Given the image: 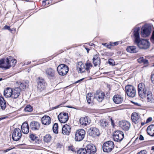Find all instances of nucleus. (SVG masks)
<instances>
[{"mask_svg":"<svg viewBox=\"0 0 154 154\" xmlns=\"http://www.w3.org/2000/svg\"><path fill=\"white\" fill-rule=\"evenodd\" d=\"M131 117L132 121L135 124L138 123L140 121V116L136 112L133 113L131 115Z\"/></svg>","mask_w":154,"mask_h":154,"instance_id":"obj_19","label":"nucleus"},{"mask_svg":"<svg viewBox=\"0 0 154 154\" xmlns=\"http://www.w3.org/2000/svg\"><path fill=\"white\" fill-rule=\"evenodd\" d=\"M139 139L140 140H144V137L142 135H140L139 137Z\"/></svg>","mask_w":154,"mask_h":154,"instance_id":"obj_53","label":"nucleus"},{"mask_svg":"<svg viewBox=\"0 0 154 154\" xmlns=\"http://www.w3.org/2000/svg\"><path fill=\"white\" fill-rule=\"evenodd\" d=\"M85 65L86 66V68H85L86 70L87 71H88L89 70L90 68L92 67V65L91 63H90L89 62H87L86 63H85Z\"/></svg>","mask_w":154,"mask_h":154,"instance_id":"obj_38","label":"nucleus"},{"mask_svg":"<svg viewBox=\"0 0 154 154\" xmlns=\"http://www.w3.org/2000/svg\"><path fill=\"white\" fill-rule=\"evenodd\" d=\"M152 120V118L151 117L149 118L146 120V122L148 123Z\"/></svg>","mask_w":154,"mask_h":154,"instance_id":"obj_51","label":"nucleus"},{"mask_svg":"<svg viewBox=\"0 0 154 154\" xmlns=\"http://www.w3.org/2000/svg\"><path fill=\"white\" fill-rule=\"evenodd\" d=\"M93 62L95 66H96L100 63V59L95 60H93Z\"/></svg>","mask_w":154,"mask_h":154,"instance_id":"obj_41","label":"nucleus"},{"mask_svg":"<svg viewBox=\"0 0 154 154\" xmlns=\"http://www.w3.org/2000/svg\"><path fill=\"white\" fill-rule=\"evenodd\" d=\"M144 59L143 57H142L139 58V59H138L137 60L138 62L141 63H143V61L144 60Z\"/></svg>","mask_w":154,"mask_h":154,"instance_id":"obj_43","label":"nucleus"},{"mask_svg":"<svg viewBox=\"0 0 154 154\" xmlns=\"http://www.w3.org/2000/svg\"><path fill=\"white\" fill-rule=\"evenodd\" d=\"M151 31V27L148 25H145L141 29V35L143 37L148 36L150 35Z\"/></svg>","mask_w":154,"mask_h":154,"instance_id":"obj_7","label":"nucleus"},{"mask_svg":"<svg viewBox=\"0 0 154 154\" xmlns=\"http://www.w3.org/2000/svg\"><path fill=\"white\" fill-rule=\"evenodd\" d=\"M111 46H114L115 45H117L118 44V42H110Z\"/></svg>","mask_w":154,"mask_h":154,"instance_id":"obj_44","label":"nucleus"},{"mask_svg":"<svg viewBox=\"0 0 154 154\" xmlns=\"http://www.w3.org/2000/svg\"><path fill=\"white\" fill-rule=\"evenodd\" d=\"M126 50L129 52L131 53H135L138 51V50L135 46H130L127 47Z\"/></svg>","mask_w":154,"mask_h":154,"instance_id":"obj_29","label":"nucleus"},{"mask_svg":"<svg viewBox=\"0 0 154 154\" xmlns=\"http://www.w3.org/2000/svg\"><path fill=\"white\" fill-rule=\"evenodd\" d=\"M4 28L5 29H8L10 31H11V30L10 29V27L9 26L6 25L4 26Z\"/></svg>","mask_w":154,"mask_h":154,"instance_id":"obj_50","label":"nucleus"},{"mask_svg":"<svg viewBox=\"0 0 154 154\" xmlns=\"http://www.w3.org/2000/svg\"><path fill=\"white\" fill-rule=\"evenodd\" d=\"M58 125L57 123H55L53 127V132L55 134H57L58 133Z\"/></svg>","mask_w":154,"mask_h":154,"instance_id":"obj_36","label":"nucleus"},{"mask_svg":"<svg viewBox=\"0 0 154 154\" xmlns=\"http://www.w3.org/2000/svg\"><path fill=\"white\" fill-rule=\"evenodd\" d=\"M146 94L147 102L150 103L154 102V97H153V96L152 94L151 93H147Z\"/></svg>","mask_w":154,"mask_h":154,"instance_id":"obj_31","label":"nucleus"},{"mask_svg":"<svg viewBox=\"0 0 154 154\" xmlns=\"http://www.w3.org/2000/svg\"><path fill=\"white\" fill-rule=\"evenodd\" d=\"M87 153L85 149L81 148L77 152V154H86Z\"/></svg>","mask_w":154,"mask_h":154,"instance_id":"obj_37","label":"nucleus"},{"mask_svg":"<svg viewBox=\"0 0 154 154\" xmlns=\"http://www.w3.org/2000/svg\"><path fill=\"white\" fill-rule=\"evenodd\" d=\"M114 146V144L113 142L111 141H108L103 144V151L108 152L112 150Z\"/></svg>","mask_w":154,"mask_h":154,"instance_id":"obj_4","label":"nucleus"},{"mask_svg":"<svg viewBox=\"0 0 154 154\" xmlns=\"http://www.w3.org/2000/svg\"><path fill=\"white\" fill-rule=\"evenodd\" d=\"M84 79V78H83V79H81L80 80H78V81H76V82H75V83H78V82H81V81H82L83 79Z\"/></svg>","mask_w":154,"mask_h":154,"instance_id":"obj_55","label":"nucleus"},{"mask_svg":"<svg viewBox=\"0 0 154 154\" xmlns=\"http://www.w3.org/2000/svg\"><path fill=\"white\" fill-rule=\"evenodd\" d=\"M87 50V52H88V50Z\"/></svg>","mask_w":154,"mask_h":154,"instance_id":"obj_64","label":"nucleus"},{"mask_svg":"<svg viewBox=\"0 0 154 154\" xmlns=\"http://www.w3.org/2000/svg\"><path fill=\"white\" fill-rule=\"evenodd\" d=\"M143 63V64L145 66H146L148 65V60H147L144 59Z\"/></svg>","mask_w":154,"mask_h":154,"instance_id":"obj_47","label":"nucleus"},{"mask_svg":"<svg viewBox=\"0 0 154 154\" xmlns=\"http://www.w3.org/2000/svg\"><path fill=\"white\" fill-rule=\"evenodd\" d=\"M2 78H0V81H2Z\"/></svg>","mask_w":154,"mask_h":154,"instance_id":"obj_61","label":"nucleus"},{"mask_svg":"<svg viewBox=\"0 0 154 154\" xmlns=\"http://www.w3.org/2000/svg\"><path fill=\"white\" fill-rule=\"evenodd\" d=\"M126 92L128 96L131 97H134L136 94L135 88L131 85H127L125 87Z\"/></svg>","mask_w":154,"mask_h":154,"instance_id":"obj_5","label":"nucleus"},{"mask_svg":"<svg viewBox=\"0 0 154 154\" xmlns=\"http://www.w3.org/2000/svg\"><path fill=\"white\" fill-rule=\"evenodd\" d=\"M110 120L111 122V123L112 124L113 123V121L112 120V118H111Z\"/></svg>","mask_w":154,"mask_h":154,"instance_id":"obj_56","label":"nucleus"},{"mask_svg":"<svg viewBox=\"0 0 154 154\" xmlns=\"http://www.w3.org/2000/svg\"><path fill=\"white\" fill-rule=\"evenodd\" d=\"M151 149H152V150H154V146H152V147Z\"/></svg>","mask_w":154,"mask_h":154,"instance_id":"obj_59","label":"nucleus"},{"mask_svg":"<svg viewBox=\"0 0 154 154\" xmlns=\"http://www.w3.org/2000/svg\"><path fill=\"white\" fill-rule=\"evenodd\" d=\"M109 64H110V65H111L112 64V63L111 62H110V61H109Z\"/></svg>","mask_w":154,"mask_h":154,"instance_id":"obj_57","label":"nucleus"},{"mask_svg":"<svg viewBox=\"0 0 154 154\" xmlns=\"http://www.w3.org/2000/svg\"><path fill=\"white\" fill-rule=\"evenodd\" d=\"M60 105H58V106H57L51 108L52 109H54L57 108L60 106Z\"/></svg>","mask_w":154,"mask_h":154,"instance_id":"obj_54","label":"nucleus"},{"mask_svg":"<svg viewBox=\"0 0 154 154\" xmlns=\"http://www.w3.org/2000/svg\"><path fill=\"white\" fill-rule=\"evenodd\" d=\"M124 137L123 133L120 131H115L113 134V139L115 141H121Z\"/></svg>","mask_w":154,"mask_h":154,"instance_id":"obj_9","label":"nucleus"},{"mask_svg":"<svg viewBox=\"0 0 154 154\" xmlns=\"http://www.w3.org/2000/svg\"><path fill=\"white\" fill-rule=\"evenodd\" d=\"M17 83L19 85V88H22L23 89L25 88L26 86L24 85L23 83L20 82H17Z\"/></svg>","mask_w":154,"mask_h":154,"instance_id":"obj_40","label":"nucleus"},{"mask_svg":"<svg viewBox=\"0 0 154 154\" xmlns=\"http://www.w3.org/2000/svg\"><path fill=\"white\" fill-rule=\"evenodd\" d=\"M147 152L145 150H142L138 152L137 154H146Z\"/></svg>","mask_w":154,"mask_h":154,"instance_id":"obj_45","label":"nucleus"},{"mask_svg":"<svg viewBox=\"0 0 154 154\" xmlns=\"http://www.w3.org/2000/svg\"><path fill=\"white\" fill-rule=\"evenodd\" d=\"M46 83L43 79H39L37 82V88L38 90L41 91L43 90L45 87Z\"/></svg>","mask_w":154,"mask_h":154,"instance_id":"obj_14","label":"nucleus"},{"mask_svg":"<svg viewBox=\"0 0 154 154\" xmlns=\"http://www.w3.org/2000/svg\"><path fill=\"white\" fill-rule=\"evenodd\" d=\"M98 54H96L94 56L93 58V61L94 60H95L100 59L99 58H98Z\"/></svg>","mask_w":154,"mask_h":154,"instance_id":"obj_46","label":"nucleus"},{"mask_svg":"<svg viewBox=\"0 0 154 154\" xmlns=\"http://www.w3.org/2000/svg\"><path fill=\"white\" fill-rule=\"evenodd\" d=\"M21 130L19 128L15 129L12 134V138L15 141L19 140L21 137Z\"/></svg>","mask_w":154,"mask_h":154,"instance_id":"obj_10","label":"nucleus"},{"mask_svg":"<svg viewBox=\"0 0 154 154\" xmlns=\"http://www.w3.org/2000/svg\"><path fill=\"white\" fill-rule=\"evenodd\" d=\"M42 122L44 125H48L51 123V118L48 116H45L42 118Z\"/></svg>","mask_w":154,"mask_h":154,"instance_id":"obj_24","label":"nucleus"},{"mask_svg":"<svg viewBox=\"0 0 154 154\" xmlns=\"http://www.w3.org/2000/svg\"><path fill=\"white\" fill-rule=\"evenodd\" d=\"M30 127L32 130H38L39 128L40 124L38 122L33 121L30 123Z\"/></svg>","mask_w":154,"mask_h":154,"instance_id":"obj_22","label":"nucleus"},{"mask_svg":"<svg viewBox=\"0 0 154 154\" xmlns=\"http://www.w3.org/2000/svg\"><path fill=\"white\" fill-rule=\"evenodd\" d=\"M52 139V137L50 134H47L43 137V140L46 143L50 142Z\"/></svg>","mask_w":154,"mask_h":154,"instance_id":"obj_33","label":"nucleus"},{"mask_svg":"<svg viewBox=\"0 0 154 154\" xmlns=\"http://www.w3.org/2000/svg\"><path fill=\"white\" fill-rule=\"evenodd\" d=\"M76 69L78 72L80 73L84 72L86 70L85 65L81 61L77 63Z\"/></svg>","mask_w":154,"mask_h":154,"instance_id":"obj_15","label":"nucleus"},{"mask_svg":"<svg viewBox=\"0 0 154 154\" xmlns=\"http://www.w3.org/2000/svg\"><path fill=\"white\" fill-rule=\"evenodd\" d=\"M85 131L82 129L77 130L75 134V140L78 141L82 140L85 137Z\"/></svg>","mask_w":154,"mask_h":154,"instance_id":"obj_8","label":"nucleus"},{"mask_svg":"<svg viewBox=\"0 0 154 154\" xmlns=\"http://www.w3.org/2000/svg\"><path fill=\"white\" fill-rule=\"evenodd\" d=\"M85 149L87 153L88 154H94L96 151L95 146L92 144L87 145Z\"/></svg>","mask_w":154,"mask_h":154,"instance_id":"obj_13","label":"nucleus"},{"mask_svg":"<svg viewBox=\"0 0 154 154\" xmlns=\"http://www.w3.org/2000/svg\"><path fill=\"white\" fill-rule=\"evenodd\" d=\"M24 110L26 112H30L32 110V108L31 106L30 105H28L25 108Z\"/></svg>","mask_w":154,"mask_h":154,"instance_id":"obj_39","label":"nucleus"},{"mask_svg":"<svg viewBox=\"0 0 154 154\" xmlns=\"http://www.w3.org/2000/svg\"><path fill=\"white\" fill-rule=\"evenodd\" d=\"M59 74L61 75H65L69 71L68 67L66 65L62 64L59 65L57 68Z\"/></svg>","mask_w":154,"mask_h":154,"instance_id":"obj_6","label":"nucleus"},{"mask_svg":"<svg viewBox=\"0 0 154 154\" xmlns=\"http://www.w3.org/2000/svg\"><path fill=\"white\" fill-rule=\"evenodd\" d=\"M113 100L115 103L119 104L122 102L123 98L120 95L117 94L114 96Z\"/></svg>","mask_w":154,"mask_h":154,"instance_id":"obj_21","label":"nucleus"},{"mask_svg":"<svg viewBox=\"0 0 154 154\" xmlns=\"http://www.w3.org/2000/svg\"><path fill=\"white\" fill-rule=\"evenodd\" d=\"M140 31L139 28H136L134 30V35L135 42L140 48L147 49L149 47V42L147 40L140 39Z\"/></svg>","mask_w":154,"mask_h":154,"instance_id":"obj_1","label":"nucleus"},{"mask_svg":"<svg viewBox=\"0 0 154 154\" xmlns=\"http://www.w3.org/2000/svg\"><path fill=\"white\" fill-rule=\"evenodd\" d=\"M17 61L11 56L6 58H4L0 60V68L3 69H9L11 66H14Z\"/></svg>","mask_w":154,"mask_h":154,"instance_id":"obj_2","label":"nucleus"},{"mask_svg":"<svg viewBox=\"0 0 154 154\" xmlns=\"http://www.w3.org/2000/svg\"><path fill=\"white\" fill-rule=\"evenodd\" d=\"M80 124L86 126L89 125L91 122V120L88 116L81 118L79 120Z\"/></svg>","mask_w":154,"mask_h":154,"instance_id":"obj_16","label":"nucleus"},{"mask_svg":"<svg viewBox=\"0 0 154 154\" xmlns=\"http://www.w3.org/2000/svg\"><path fill=\"white\" fill-rule=\"evenodd\" d=\"M11 154H16L15 152H13V153H11Z\"/></svg>","mask_w":154,"mask_h":154,"instance_id":"obj_60","label":"nucleus"},{"mask_svg":"<svg viewBox=\"0 0 154 154\" xmlns=\"http://www.w3.org/2000/svg\"><path fill=\"white\" fill-rule=\"evenodd\" d=\"M20 89L18 88L12 89V97L14 98H16L18 97L20 94Z\"/></svg>","mask_w":154,"mask_h":154,"instance_id":"obj_25","label":"nucleus"},{"mask_svg":"<svg viewBox=\"0 0 154 154\" xmlns=\"http://www.w3.org/2000/svg\"><path fill=\"white\" fill-rule=\"evenodd\" d=\"M71 127L67 124L64 125L62 128V133L65 135H68L71 132Z\"/></svg>","mask_w":154,"mask_h":154,"instance_id":"obj_17","label":"nucleus"},{"mask_svg":"<svg viewBox=\"0 0 154 154\" xmlns=\"http://www.w3.org/2000/svg\"><path fill=\"white\" fill-rule=\"evenodd\" d=\"M138 91L139 96L142 98H144L147 92V88L144 84L140 83L138 85Z\"/></svg>","mask_w":154,"mask_h":154,"instance_id":"obj_3","label":"nucleus"},{"mask_svg":"<svg viewBox=\"0 0 154 154\" xmlns=\"http://www.w3.org/2000/svg\"><path fill=\"white\" fill-rule=\"evenodd\" d=\"M45 73L49 78L54 77L55 72L54 70L51 68H47L45 70Z\"/></svg>","mask_w":154,"mask_h":154,"instance_id":"obj_23","label":"nucleus"},{"mask_svg":"<svg viewBox=\"0 0 154 154\" xmlns=\"http://www.w3.org/2000/svg\"><path fill=\"white\" fill-rule=\"evenodd\" d=\"M88 132L89 135L93 137L99 136L100 134L99 130L95 127H91L88 130Z\"/></svg>","mask_w":154,"mask_h":154,"instance_id":"obj_11","label":"nucleus"},{"mask_svg":"<svg viewBox=\"0 0 154 154\" xmlns=\"http://www.w3.org/2000/svg\"><path fill=\"white\" fill-rule=\"evenodd\" d=\"M58 119L61 123H65L69 119L68 114L66 113H61L58 116Z\"/></svg>","mask_w":154,"mask_h":154,"instance_id":"obj_12","label":"nucleus"},{"mask_svg":"<svg viewBox=\"0 0 154 154\" xmlns=\"http://www.w3.org/2000/svg\"><path fill=\"white\" fill-rule=\"evenodd\" d=\"M13 148H9V149H6L4 150L3 151L4 152H8L11 149H13Z\"/></svg>","mask_w":154,"mask_h":154,"instance_id":"obj_52","label":"nucleus"},{"mask_svg":"<svg viewBox=\"0 0 154 154\" xmlns=\"http://www.w3.org/2000/svg\"><path fill=\"white\" fill-rule=\"evenodd\" d=\"M12 89L9 88H7L4 91V95L6 97H12Z\"/></svg>","mask_w":154,"mask_h":154,"instance_id":"obj_28","label":"nucleus"},{"mask_svg":"<svg viewBox=\"0 0 154 154\" xmlns=\"http://www.w3.org/2000/svg\"><path fill=\"white\" fill-rule=\"evenodd\" d=\"M22 131L23 133L27 134L29 132V127L28 124L26 122L23 123L21 126Z\"/></svg>","mask_w":154,"mask_h":154,"instance_id":"obj_27","label":"nucleus"},{"mask_svg":"<svg viewBox=\"0 0 154 154\" xmlns=\"http://www.w3.org/2000/svg\"><path fill=\"white\" fill-rule=\"evenodd\" d=\"M100 126L104 128L107 126L108 122L105 119H102L100 122Z\"/></svg>","mask_w":154,"mask_h":154,"instance_id":"obj_34","label":"nucleus"},{"mask_svg":"<svg viewBox=\"0 0 154 154\" xmlns=\"http://www.w3.org/2000/svg\"><path fill=\"white\" fill-rule=\"evenodd\" d=\"M0 106L2 110L5 109L6 106V104L4 98L0 96Z\"/></svg>","mask_w":154,"mask_h":154,"instance_id":"obj_30","label":"nucleus"},{"mask_svg":"<svg viewBox=\"0 0 154 154\" xmlns=\"http://www.w3.org/2000/svg\"><path fill=\"white\" fill-rule=\"evenodd\" d=\"M45 1H43L42 2L43 4V5H45Z\"/></svg>","mask_w":154,"mask_h":154,"instance_id":"obj_58","label":"nucleus"},{"mask_svg":"<svg viewBox=\"0 0 154 154\" xmlns=\"http://www.w3.org/2000/svg\"><path fill=\"white\" fill-rule=\"evenodd\" d=\"M92 94V93H88L87 95L86 99L87 102L88 104H90L91 103H92L93 102V96H91Z\"/></svg>","mask_w":154,"mask_h":154,"instance_id":"obj_32","label":"nucleus"},{"mask_svg":"<svg viewBox=\"0 0 154 154\" xmlns=\"http://www.w3.org/2000/svg\"><path fill=\"white\" fill-rule=\"evenodd\" d=\"M105 96V94L102 92H97L95 94L94 97L99 102H101L103 100Z\"/></svg>","mask_w":154,"mask_h":154,"instance_id":"obj_20","label":"nucleus"},{"mask_svg":"<svg viewBox=\"0 0 154 154\" xmlns=\"http://www.w3.org/2000/svg\"><path fill=\"white\" fill-rule=\"evenodd\" d=\"M151 40L152 42L154 43V31H153L151 37Z\"/></svg>","mask_w":154,"mask_h":154,"instance_id":"obj_48","label":"nucleus"},{"mask_svg":"<svg viewBox=\"0 0 154 154\" xmlns=\"http://www.w3.org/2000/svg\"><path fill=\"white\" fill-rule=\"evenodd\" d=\"M141 125H144V124H143V123H141Z\"/></svg>","mask_w":154,"mask_h":154,"instance_id":"obj_63","label":"nucleus"},{"mask_svg":"<svg viewBox=\"0 0 154 154\" xmlns=\"http://www.w3.org/2000/svg\"><path fill=\"white\" fill-rule=\"evenodd\" d=\"M148 134L152 137L154 136V125H151L149 126L146 129Z\"/></svg>","mask_w":154,"mask_h":154,"instance_id":"obj_26","label":"nucleus"},{"mask_svg":"<svg viewBox=\"0 0 154 154\" xmlns=\"http://www.w3.org/2000/svg\"><path fill=\"white\" fill-rule=\"evenodd\" d=\"M151 79L152 83L154 84V73L151 75Z\"/></svg>","mask_w":154,"mask_h":154,"instance_id":"obj_49","label":"nucleus"},{"mask_svg":"<svg viewBox=\"0 0 154 154\" xmlns=\"http://www.w3.org/2000/svg\"><path fill=\"white\" fill-rule=\"evenodd\" d=\"M120 125L122 129L125 131L128 130L130 127V123L126 121L120 122Z\"/></svg>","mask_w":154,"mask_h":154,"instance_id":"obj_18","label":"nucleus"},{"mask_svg":"<svg viewBox=\"0 0 154 154\" xmlns=\"http://www.w3.org/2000/svg\"><path fill=\"white\" fill-rule=\"evenodd\" d=\"M29 137L31 140L33 141H35V142L38 141V137L36 135L31 134L29 135Z\"/></svg>","mask_w":154,"mask_h":154,"instance_id":"obj_35","label":"nucleus"},{"mask_svg":"<svg viewBox=\"0 0 154 154\" xmlns=\"http://www.w3.org/2000/svg\"><path fill=\"white\" fill-rule=\"evenodd\" d=\"M67 107H69V108H72V107H70V106H68Z\"/></svg>","mask_w":154,"mask_h":154,"instance_id":"obj_62","label":"nucleus"},{"mask_svg":"<svg viewBox=\"0 0 154 154\" xmlns=\"http://www.w3.org/2000/svg\"><path fill=\"white\" fill-rule=\"evenodd\" d=\"M102 45H103L104 46L106 47L107 48H110L111 46L110 43V44H107V43H102Z\"/></svg>","mask_w":154,"mask_h":154,"instance_id":"obj_42","label":"nucleus"}]
</instances>
